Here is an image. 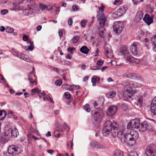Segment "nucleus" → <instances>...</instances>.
<instances>
[{"label":"nucleus","instance_id":"1","mask_svg":"<svg viewBox=\"0 0 156 156\" xmlns=\"http://www.w3.org/2000/svg\"><path fill=\"white\" fill-rule=\"evenodd\" d=\"M118 125H117L116 122H113L112 135L114 137L117 136L118 138H120L122 142V138H123L124 136L123 133L125 129V127L123 126L122 128H118Z\"/></svg>","mask_w":156,"mask_h":156},{"label":"nucleus","instance_id":"2","mask_svg":"<svg viewBox=\"0 0 156 156\" xmlns=\"http://www.w3.org/2000/svg\"><path fill=\"white\" fill-rule=\"evenodd\" d=\"M137 132L134 130H132L130 133H127L124 136L123 143H126L129 146L133 145L135 143L134 137L137 136Z\"/></svg>","mask_w":156,"mask_h":156},{"label":"nucleus","instance_id":"3","mask_svg":"<svg viewBox=\"0 0 156 156\" xmlns=\"http://www.w3.org/2000/svg\"><path fill=\"white\" fill-rule=\"evenodd\" d=\"M130 81L127 80L123 81L122 82V85L123 87V88L124 89H126V90H125L123 91V95L124 97L126 98L127 99L131 98L132 96H133L134 94L137 93L136 91L129 90L127 89L128 88H130Z\"/></svg>","mask_w":156,"mask_h":156},{"label":"nucleus","instance_id":"4","mask_svg":"<svg viewBox=\"0 0 156 156\" xmlns=\"http://www.w3.org/2000/svg\"><path fill=\"white\" fill-rule=\"evenodd\" d=\"M113 122L109 120L106 121L104 124V127L102 131L103 136H108L111 133H112L113 129Z\"/></svg>","mask_w":156,"mask_h":156},{"label":"nucleus","instance_id":"5","mask_svg":"<svg viewBox=\"0 0 156 156\" xmlns=\"http://www.w3.org/2000/svg\"><path fill=\"white\" fill-rule=\"evenodd\" d=\"M21 146L16 147L14 145H10L8 148V151L9 154H12L13 155H15L19 154L22 151Z\"/></svg>","mask_w":156,"mask_h":156},{"label":"nucleus","instance_id":"6","mask_svg":"<svg viewBox=\"0 0 156 156\" xmlns=\"http://www.w3.org/2000/svg\"><path fill=\"white\" fill-rule=\"evenodd\" d=\"M98 13L97 17L98 21L101 26H104L107 20V17L103 12L100 13L98 12Z\"/></svg>","mask_w":156,"mask_h":156},{"label":"nucleus","instance_id":"7","mask_svg":"<svg viewBox=\"0 0 156 156\" xmlns=\"http://www.w3.org/2000/svg\"><path fill=\"white\" fill-rule=\"evenodd\" d=\"M140 120L137 118L133 119L129 122L127 126L128 129L131 128L137 129L139 127Z\"/></svg>","mask_w":156,"mask_h":156},{"label":"nucleus","instance_id":"8","mask_svg":"<svg viewBox=\"0 0 156 156\" xmlns=\"http://www.w3.org/2000/svg\"><path fill=\"white\" fill-rule=\"evenodd\" d=\"M123 27V25L120 22H116L113 25L114 32L117 34H120L122 31Z\"/></svg>","mask_w":156,"mask_h":156},{"label":"nucleus","instance_id":"9","mask_svg":"<svg viewBox=\"0 0 156 156\" xmlns=\"http://www.w3.org/2000/svg\"><path fill=\"white\" fill-rule=\"evenodd\" d=\"M139 44L137 42H135L131 44L130 47L131 52L133 55H136L138 53L137 48L139 46Z\"/></svg>","mask_w":156,"mask_h":156},{"label":"nucleus","instance_id":"10","mask_svg":"<svg viewBox=\"0 0 156 156\" xmlns=\"http://www.w3.org/2000/svg\"><path fill=\"white\" fill-rule=\"evenodd\" d=\"M105 54L107 56L110 58L113 57V54L111 48V47L109 45L105 44L104 46Z\"/></svg>","mask_w":156,"mask_h":156},{"label":"nucleus","instance_id":"11","mask_svg":"<svg viewBox=\"0 0 156 156\" xmlns=\"http://www.w3.org/2000/svg\"><path fill=\"white\" fill-rule=\"evenodd\" d=\"M117 107L116 106H111L109 107L107 111L106 114L108 116H112L114 115L116 112Z\"/></svg>","mask_w":156,"mask_h":156},{"label":"nucleus","instance_id":"12","mask_svg":"<svg viewBox=\"0 0 156 156\" xmlns=\"http://www.w3.org/2000/svg\"><path fill=\"white\" fill-rule=\"evenodd\" d=\"M145 152L147 156H154L155 152L154 151L153 148L151 145H150L147 147Z\"/></svg>","mask_w":156,"mask_h":156},{"label":"nucleus","instance_id":"13","mask_svg":"<svg viewBox=\"0 0 156 156\" xmlns=\"http://www.w3.org/2000/svg\"><path fill=\"white\" fill-rule=\"evenodd\" d=\"M127 10V8L126 7H121L119 9H118L114 13V15H116V17L120 16L122 15L125 13Z\"/></svg>","mask_w":156,"mask_h":156},{"label":"nucleus","instance_id":"14","mask_svg":"<svg viewBox=\"0 0 156 156\" xmlns=\"http://www.w3.org/2000/svg\"><path fill=\"white\" fill-rule=\"evenodd\" d=\"M151 110L154 115L156 114V97L153 98L151 101Z\"/></svg>","mask_w":156,"mask_h":156},{"label":"nucleus","instance_id":"15","mask_svg":"<svg viewBox=\"0 0 156 156\" xmlns=\"http://www.w3.org/2000/svg\"><path fill=\"white\" fill-rule=\"evenodd\" d=\"M143 20L148 25L153 22V19L147 14H145Z\"/></svg>","mask_w":156,"mask_h":156},{"label":"nucleus","instance_id":"16","mask_svg":"<svg viewBox=\"0 0 156 156\" xmlns=\"http://www.w3.org/2000/svg\"><path fill=\"white\" fill-rule=\"evenodd\" d=\"M129 53L128 48L125 46L123 45L120 47L119 54V55H123L128 54Z\"/></svg>","mask_w":156,"mask_h":156},{"label":"nucleus","instance_id":"17","mask_svg":"<svg viewBox=\"0 0 156 156\" xmlns=\"http://www.w3.org/2000/svg\"><path fill=\"white\" fill-rule=\"evenodd\" d=\"M147 123L146 121H144L140 124V130L141 132L147 130Z\"/></svg>","mask_w":156,"mask_h":156},{"label":"nucleus","instance_id":"18","mask_svg":"<svg viewBox=\"0 0 156 156\" xmlns=\"http://www.w3.org/2000/svg\"><path fill=\"white\" fill-rule=\"evenodd\" d=\"M10 138L6 135L3 134L0 137V142L2 144H5L9 140Z\"/></svg>","mask_w":156,"mask_h":156},{"label":"nucleus","instance_id":"19","mask_svg":"<svg viewBox=\"0 0 156 156\" xmlns=\"http://www.w3.org/2000/svg\"><path fill=\"white\" fill-rule=\"evenodd\" d=\"M103 101L101 104H99L97 102L95 101H92L91 103V107L93 108H95L98 109L101 106H102L103 104Z\"/></svg>","mask_w":156,"mask_h":156},{"label":"nucleus","instance_id":"20","mask_svg":"<svg viewBox=\"0 0 156 156\" xmlns=\"http://www.w3.org/2000/svg\"><path fill=\"white\" fill-rule=\"evenodd\" d=\"M136 102H135V104L136 105H139L140 107H141L142 104L143 97L141 96H139L136 99Z\"/></svg>","mask_w":156,"mask_h":156},{"label":"nucleus","instance_id":"21","mask_svg":"<svg viewBox=\"0 0 156 156\" xmlns=\"http://www.w3.org/2000/svg\"><path fill=\"white\" fill-rule=\"evenodd\" d=\"M124 76L127 78L135 79L137 77L136 74L135 73H126L124 74Z\"/></svg>","mask_w":156,"mask_h":156},{"label":"nucleus","instance_id":"22","mask_svg":"<svg viewBox=\"0 0 156 156\" xmlns=\"http://www.w3.org/2000/svg\"><path fill=\"white\" fill-rule=\"evenodd\" d=\"M102 114L98 112H94V118L96 121H100L101 118Z\"/></svg>","mask_w":156,"mask_h":156},{"label":"nucleus","instance_id":"23","mask_svg":"<svg viewBox=\"0 0 156 156\" xmlns=\"http://www.w3.org/2000/svg\"><path fill=\"white\" fill-rule=\"evenodd\" d=\"M33 13V9L31 7L24 9L23 11V14L25 15L28 16L31 14Z\"/></svg>","mask_w":156,"mask_h":156},{"label":"nucleus","instance_id":"24","mask_svg":"<svg viewBox=\"0 0 156 156\" xmlns=\"http://www.w3.org/2000/svg\"><path fill=\"white\" fill-rule=\"evenodd\" d=\"M100 80V77L97 76H94L91 79V82L92 83L93 86H95L96 85L97 82L99 81Z\"/></svg>","mask_w":156,"mask_h":156},{"label":"nucleus","instance_id":"25","mask_svg":"<svg viewBox=\"0 0 156 156\" xmlns=\"http://www.w3.org/2000/svg\"><path fill=\"white\" fill-rule=\"evenodd\" d=\"M89 49L86 46H83L80 48V51L83 53L85 54H88L89 51Z\"/></svg>","mask_w":156,"mask_h":156},{"label":"nucleus","instance_id":"26","mask_svg":"<svg viewBox=\"0 0 156 156\" xmlns=\"http://www.w3.org/2000/svg\"><path fill=\"white\" fill-rule=\"evenodd\" d=\"M6 112L4 110L0 111V118H1L0 120L4 119L6 115Z\"/></svg>","mask_w":156,"mask_h":156},{"label":"nucleus","instance_id":"27","mask_svg":"<svg viewBox=\"0 0 156 156\" xmlns=\"http://www.w3.org/2000/svg\"><path fill=\"white\" fill-rule=\"evenodd\" d=\"M13 54L14 55L21 59L23 58V57L24 54L22 53L18 52L15 51H13Z\"/></svg>","mask_w":156,"mask_h":156},{"label":"nucleus","instance_id":"28","mask_svg":"<svg viewBox=\"0 0 156 156\" xmlns=\"http://www.w3.org/2000/svg\"><path fill=\"white\" fill-rule=\"evenodd\" d=\"M12 131V128H8L5 130L4 134L10 138V137L11 136Z\"/></svg>","mask_w":156,"mask_h":156},{"label":"nucleus","instance_id":"29","mask_svg":"<svg viewBox=\"0 0 156 156\" xmlns=\"http://www.w3.org/2000/svg\"><path fill=\"white\" fill-rule=\"evenodd\" d=\"M130 88H136L139 87V85L137 83L133 81H130Z\"/></svg>","mask_w":156,"mask_h":156},{"label":"nucleus","instance_id":"30","mask_svg":"<svg viewBox=\"0 0 156 156\" xmlns=\"http://www.w3.org/2000/svg\"><path fill=\"white\" fill-rule=\"evenodd\" d=\"M68 126L66 123H64V124L62 125H61L59 127V128L58 129V131H62L66 128H67Z\"/></svg>","mask_w":156,"mask_h":156},{"label":"nucleus","instance_id":"31","mask_svg":"<svg viewBox=\"0 0 156 156\" xmlns=\"http://www.w3.org/2000/svg\"><path fill=\"white\" fill-rule=\"evenodd\" d=\"M63 89H65L66 90H72V86L67 84H63L62 86Z\"/></svg>","mask_w":156,"mask_h":156},{"label":"nucleus","instance_id":"32","mask_svg":"<svg viewBox=\"0 0 156 156\" xmlns=\"http://www.w3.org/2000/svg\"><path fill=\"white\" fill-rule=\"evenodd\" d=\"M32 74V72H30V73L28 74V80L30 83H32L33 84H34V83H35V84H36L37 83L35 81H34L33 79L31 77V75Z\"/></svg>","mask_w":156,"mask_h":156},{"label":"nucleus","instance_id":"33","mask_svg":"<svg viewBox=\"0 0 156 156\" xmlns=\"http://www.w3.org/2000/svg\"><path fill=\"white\" fill-rule=\"evenodd\" d=\"M114 155L116 156H123V152L121 151L116 150L115 151Z\"/></svg>","mask_w":156,"mask_h":156},{"label":"nucleus","instance_id":"34","mask_svg":"<svg viewBox=\"0 0 156 156\" xmlns=\"http://www.w3.org/2000/svg\"><path fill=\"white\" fill-rule=\"evenodd\" d=\"M80 38L79 36H76L73 37L72 39V41L73 43L74 44L76 43Z\"/></svg>","mask_w":156,"mask_h":156},{"label":"nucleus","instance_id":"35","mask_svg":"<svg viewBox=\"0 0 156 156\" xmlns=\"http://www.w3.org/2000/svg\"><path fill=\"white\" fill-rule=\"evenodd\" d=\"M12 132H11V136H13L15 137L17 136V133H18V130L15 128L12 129Z\"/></svg>","mask_w":156,"mask_h":156},{"label":"nucleus","instance_id":"36","mask_svg":"<svg viewBox=\"0 0 156 156\" xmlns=\"http://www.w3.org/2000/svg\"><path fill=\"white\" fill-rule=\"evenodd\" d=\"M28 43L30 44V45L28 46V49L31 51H32L34 48L33 42L31 41H28Z\"/></svg>","mask_w":156,"mask_h":156},{"label":"nucleus","instance_id":"37","mask_svg":"<svg viewBox=\"0 0 156 156\" xmlns=\"http://www.w3.org/2000/svg\"><path fill=\"white\" fill-rule=\"evenodd\" d=\"M25 61L27 62H31V59H30L28 55L24 54L23 56V58L22 59Z\"/></svg>","mask_w":156,"mask_h":156},{"label":"nucleus","instance_id":"38","mask_svg":"<svg viewBox=\"0 0 156 156\" xmlns=\"http://www.w3.org/2000/svg\"><path fill=\"white\" fill-rule=\"evenodd\" d=\"M25 61L27 62H31V59H30L28 55L24 54L23 56V58L22 59Z\"/></svg>","mask_w":156,"mask_h":156},{"label":"nucleus","instance_id":"39","mask_svg":"<svg viewBox=\"0 0 156 156\" xmlns=\"http://www.w3.org/2000/svg\"><path fill=\"white\" fill-rule=\"evenodd\" d=\"M104 26H101L100 27H99V34L101 36H102L104 34V31L105 30V28Z\"/></svg>","mask_w":156,"mask_h":156},{"label":"nucleus","instance_id":"40","mask_svg":"<svg viewBox=\"0 0 156 156\" xmlns=\"http://www.w3.org/2000/svg\"><path fill=\"white\" fill-rule=\"evenodd\" d=\"M116 92L115 91H112L108 94L107 96L109 98H111L115 97L116 94Z\"/></svg>","mask_w":156,"mask_h":156},{"label":"nucleus","instance_id":"41","mask_svg":"<svg viewBox=\"0 0 156 156\" xmlns=\"http://www.w3.org/2000/svg\"><path fill=\"white\" fill-rule=\"evenodd\" d=\"M96 146L95 147V148H97L98 149H103L105 147L103 145L100 144L99 143L97 142L96 143Z\"/></svg>","mask_w":156,"mask_h":156},{"label":"nucleus","instance_id":"42","mask_svg":"<svg viewBox=\"0 0 156 156\" xmlns=\"http://www.w3.org/2000/svg\"><path fill=\"white\" fill-rule=\"evenodd\" d=\"M83 108L87 112H90V109L89 108V105L88 104H87L84 105L83 107Z\"/></svg>","mask_w":156,"mask_h":156},{"label":"nucleus","instance_id":"43","mask_svg":"<svg viewBox=\"0 0 156 156\" xmlns=\"http://www.w3.org/2000/svg\"><path fill=\"white\" fill-rule=\"evenodd\" d=\"M39 6L40 9L43 11L48 8V6L44 4L40 3Z\"/></svg>","mask_w":156,"mask_h":156},{"label":"nucleus","instance_id":"44","mask_svg":"<svg viewBox=\"0 0 156 156\" xmlns=\"http://www.w3.org/2000/svg\"><path fill=\"white\" fill-rule=\"evenodd\" d=\"M6 31L7 32L12 33L13 32L14 29L10 27H7L6 28Z\"/></svg>","mask_w":156,"mask_h":156},{"label":"nucleus","instance_id":"45","mask_svg":"<svg viewBox=\"0 0 156 156\" xmlns=\"http://www.w3.org/2000/svg\"><path fill=\"white\" fill-rule=\"evenodd\" d=\"M129 156H138V155L136 151H132L129 153Z\"/></svg>","mask_w":156,"mask_h":156},{"label":"nucleus","instance_id":"46","mask_svg":"<svg viewBox=\"0 0 156 156\" xmlns=\"http://www.w3.org/2000/svg\"><path fill=\"white\" fill-rule=\"evenodd\" d=\"M143 14H142L141 12H137L136 15V18H138V19L140 20L143 18Z\"/></svg>","mask_w":156,"mask_h":156},{"label":"nucleus","instance_id":"47","mask_svg":"<svg viewBox=\"0 0 156 156\" xmlns=\"http://www.w3.org/2000/svg\"><path fill=\"white\" fill-rule=\"evenodd\" d=\"M41 91V90H38V89L37 88H34L33 89H32L31 90V95H34L36 93H39V92H40Z\"/></svg>","mask_w":156,"mask_h":156},{"label":"nucleus","instance_id":"48","mask_svg":"<svg viewBox=\"0 0 156 156\" xmlns=\"http://www.w3.org/2000/svg\"><path fill=\"white\" fill-rule=\"evenodd\" d=\"M87 22V20H86L84 19L82 20L81 22V24L82 27L83 28L85 27Z\"/></svg>","mask_w":156,"mask_h":156},{"label":"nucleus","instance_id":"49","mask_svg":"<svg viewBox=\"0 0 156 156\" xmlns=\"http://www.w3.org/2000/svg\"><path fill=\"white\" fill-rule=\"evenodd\" d=\"M105 8V6L102 3L101 4V6L98 7V9L100 11L102 12L104 11Z\"/></svg>","mask_w":156,"mask_h":156},{"label":"nucleus","instance_id":"50","mask_svg":"<svg viewBox=\"0 0 156 156\" xmlns=\"http://www.w3.org/2000/svg\"><path fill=\"white\" fill-rule=\"evenodd\" d=\"M43 99L44 100H48L51 103H54V101L53 100H52L51 98L49 96H48H48H47L46 98L44 97Z\"/></svg>","mask_w":156,"mask_h":156},{"label":"nucleus","instance_id":"51","mask_svg":"<svg viewBox=\"0 0 156 156\" xmlns=\"http://www.w3.org/2000/svg\"><path fill=\"white\" fill-rule=\"evenodd\" d=\"M62 83V82L61 80H57L55 82V84L57 86H60Z\"/></svg>","mask_w":156,"mask_h":156},{"label":"nucleus","instance_id":"52","mask_svg":"<svg viewBox=\"0 0 156 156\" xmlns=\"http://www.w3.org/2000/svg\"><path fill=\"white\" fill-rule=\"evenodd\" d=\"M64 95L66 98L69 99L71 98V95L70 93L66 92L65 93Z\"/></svg>","mask_w":156,"mask_h":156},{"label":"nucleus","instance_id":"53","mask_svg":"<svg viewBox=\"0 0 156 156\" xmlns=\"http://www.w3.org/2000/svg\"><path fill=\"white\" fill-rule=\"evenodd\" d=\"M72 10L74 11H76L77 10L79 9V7L77 5H73L72 7Z\"/></svg>","mask_w":156,"mask_h":156},{"label":"nucleus","instance_id":"54","mask_svg":"<svg viewBox=\"0 0 156 156\" xmlns=\"http://www.w3.org/2000/svg\"><path fill=\"white\" fill-rule=\"evenodd\" d=\"M133 58L132 56L131 55H129L127 56V60L129 61L132 62L133 61Z\"/></svg>","mask_w":156,"mask_h":156},{"label":"nucleus","instance_id":"55","mask_svg":"<svg viewBox=\"0 0 156 156\" xmlns=\"http://www.w3.org/2000/svg\"><path fill=\"white\" fill-rule=\"evenodd\" d=\"M8 11L7 10L5 9L2 10L1 11V13L3 15L7 14L8 13Z\"/></svg>","mask_w":156,"mask_h":156},{"label":"nucleus","instance_id":"56","mask_svg":"<svg viewBox=\"0 0 156 156\" xmlns=\"http://www.w3.org/2000/svg\"><path fill=\"white\" fill-rule=\"evenodd\" d=\"M54 9H55V11L56 12V14H58L59 12L60 11V7H58L57 8L56 6H54Z\"/></svg>","mask_w":156,"mask_h":156},{"label":"nucleus","instance_id":"57","mask_svg":"<svg viewBox=\"0 0 156 156\" xmlns=\"http://www.w3.org/2000/svg\"><path fill=\"white\" fill-rule=\"evenodd\" d=\"M104 61L102 59H99L98 60L97 62V64L98 66H101L103 64Z\"/></svg>","mask_w":156,"mask_h":156},{"label":"nucleus","instance_id":"58","mask_svg":"<svg viewBox=\"0 0 156 156\" xmlns=\"http://www.w3.org/2000/svg\"><path fill=\"white\" fill-rule=\"evenodd\" d=\"M98 52H99V50L98 48H97L96 50L95 51V53H92V55H93L94 54V55H93V56H98L99 55Z\"/></svg>","mask_w":156,"mask_h":156},{"label":"nucleus","instance_id":"59","mask_svg":"<svg viewBox=\"0 0 156 156\" xmlns=\"http://www.w3.org/2000/svg\"><path fill=\"white\" fill-rule=\"evenodd\" d=\"M97 142H92L90 143V145L91 147L95 148L96 146V144Z\"/></svg>","mask_w":156,"mask_h":156},{"label":"nucleus","instance_id":"60","mask_svg":"<svg viewBox=\"0 0 156 156\" xmlns=\"http://www.w3.org/2000/svg\"><path fill=\"white\" fill-rule=\"evenodd\" d=\"M71 86H72V90L74 89H79L80 88V86L78 85H71Z\"/></svg>","mask_w":156,"mask_h":156},{"label":"nucleus","instance_id":"61","mask_svg":"<svg viewBox=\"0 0 156 156\" xmlns=\"http://www.w3.org/2000/svg\"><path fill=\"white\" fill-rule=\"evenodd\" d=\"M68 24L69 26H71L73 24V20L71 18H69L68 20Z\"/></svg>","mask_w":156,"mask_h":156},{"label":"nucleus","instance_id":"62","mask_svg":"<svg viewBox=\"0 0 156 156\" xmlns=\"http://www.w3.org/2000/svg\"><path fill=\"white\" fill-rule=\"evenodd\" d=\"M28 39L27 36L26 35H24L23 37V40L24 41H26Z\"/></svg>","mask_w":156,"mask_h":156},{"label":"nucleus","instance_id":"63","mask_svg":"<svg viewBox=\"0 0 156 156\" xmlns=\"http://www.w3.org/2000/svg\"><path fill=\"white\" fill-rule=\"evenodd\" d=\"M55 136L56 137H59L60 136V133H58V131H56L55 133Z\"/></svg>","mask_w":156,"mask_h":156},{"label":"nucleus","instance_id":"64","mask_svg":"<svg viewBox=\"0 0 156 156\" xmlns=\"http://www.w3.org/2000/svg\"><path fill=\"white\" fill-rule=\"evenodd\" d=\"M75 49V48L74 47L71 48L69 47L68 48V51L69 52H70L72 53L73 51Z\"/></svg>","mask_w":156,"mask_h":156}]
</instances>
